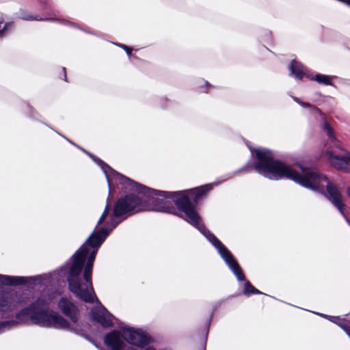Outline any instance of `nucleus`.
Returning a JSON list of instances; mask_svg holds the SVG:
<instances>
[{"instance_id": "obj_31", "label": "nucleus", "mask_w": 350, "mask_h": 350, "mask_svg": "<svg viewBox=\"0 0 350 350\" xmlns=\"http://www.w3.org/2000/svg\"><path fill=\"white\" fill-rule=\"evenodd\" d=\"M347 193L350 197V187H348L347 189Z\"/></svg>"}, {"instance_id": "obj_4", "label": "nucleus", "mask_w": 350, "mask_h": 350, "mask_svg": "<svg viewBox=\"0 0 350 350\" xmlns=\"http://www.w3.org/2000/svg\"><path fill=\"white\" fill-rule=\"evenodd\" d=\"M109 234V231L106 228H102L98 230H94L85 243L72 256V262L68 267L66 280L73 291H77L79 289L77 277L82 272L84 262L90 252L89 247L99 248Z\"/></svg>"}, {"instance_id": "obj_20", "label": "nucleus", "mask_w": 350, "mask_h": 350, "mask_svg": "<svg viewBox=\"0 0 350 350\" xmlns=\"http://www.w3.org/2000/svg\"><path fill=\"white\" fill-rule=\"evenodd\" d=\"M18 18L25 21H42V18H38V16H33L29 12L21 9L18 12Z\"/></svg>"}, {"instance_id": "obj_25", "label": "nucleus", "mask_w": 350, "mask_h": 350, "mask_svg": "<svg viewBox=\"0 0 350 350\" xmlns=\"http://www.w3.org/2000/svg\"><path fill=\"white\" fill-rule=\"evenodd\" d=\"M120 46L125 51V52L127 53V55H131V53L133 51V48L128 46L125 44H121Z\"/></svg>"}, {"instance_id": "obj_3", "label": "nucleus", "mask_w": 350, "mask_h": 350, "mask_svg": "<svg viewBox=\"0 0 350 350\" xmlns=\"http://www.w3.org/2000/svg\"><path fill=\"white\" fill-rule=\"evenodd\" d=\"M15 317L16 321H0V330L19 323H26L29 319L33 324L42 327L66 329L70 327V323L58 312L49 309L46 301L41 297L37 298L28 306L16 312Z\"/></svg>"}, {"instance_id": "obj_2", "label": "nucleus", "mask_w": 350, "mask_h": 350, "mask_svg": "<svg viewBox=\"0 0 350 350\" xmlns=\"http://www.w3.org/2000/svg\"><path fill=\"white\" fill-rule=\"evenodd\" d=\"M252 152L255 153L256 162H247L240 172H248L254 170L259 174L271 180H278L283 178L288 179L295 183L313 191H319L321 189V183L325 182L327 200L339 211L345 215V205L342 201V196L338 188L333 184L323 174L310 167L300 166L302 174L293 169L290 165L274 159L273 153L269 149H254Z\"/></svg>"}, {"instance_id": "obj_28", "label": "nucleus", "mask_w": 350, "mask_h": 350, "mask_svg": "<svg viewBox=\"0 0 350 350\" xmlns=\"http://www.w3.org/2000/svg\"><path fill=\"white\" fill-rule=\"evenodd\" d=\"M325 317L327 319H329V321H331L333 323H334V321H336V320L340 321L339 317L327 316V315H325Z\"/></svg>"}, {"instance_id": "obj_33", "label": "nucleus", "mask_w": 350, "mask_h": 350, "mask_svg": "<svg viewBox=\"0 0 350 350\" xmlns=\"http://www.w3.org/2000/svg\"><path fill=\"white\" fill-rule=\"evenodd\" d=\"M38 1H40V3H45L46 0H38Z\"/></svg>"}, {"instance_id": "obj_36", "label": "nucleus", "mask_w": 350, "mask_h": 350, "mask_svg": "<svg viewBox=\"0 0 350 350\" xmlns=\"http://www.w3.org/2000/svg\"><path fill=\"white\" fill-rule=\"evenodd\" d=\"M120 221H120L119 222H116V223L115 224V225L113 226V228H115L116 226H118V224Z\"/></svg>"}, {"instance_id": "obj_7", "label": "nucleus", "mask_w": 350, "mask_h": 350, "mask_svg": "<svg viewBox=\"0 0 350 350\" xmlns=\"http://www.w3.org/2000/svg\"><path fill=\"white\" fill-rule=\"evenodd\" d=\"M122 337L129 344L139 348H144L152 342L151 337L139 328H124L122 329Z\"/></svg>"}, {"instance_id": "obj_6", "label": "nucleus", "mask_w": 350, "mask_h": 350, "mask_svg": "<svg viewBox=\"0 0 350 350\" xmlns=\"http://www.w3.org/2000/svg\"><path fill=\"white\" fill-rule=\"evenodd\" d=\"M213 189L212 184H206L200 187H194L190 189H186L183 191H178V192H182L183 195H185L188 198L191 206L194 213L196 215L195 219H191L189 216H186L185 220L191 224L193 226L198 228L200 232H203L207 230L205 226L200 223L201 218L196 210V204L200 200L205 198L208 193Z\"/></svg>"}, {"instance_id": "obj_19", "label": "nucleus", "mask_w": 350, "mask_h": 350, "mask_svg": "<svg viewBox=\"0 0 350 350\" xmlns=\"http://www.w3.org/2000/svg\"><path fill=\"white\" fill-rule=\"evenodd\" d=\"M243 293L246 296L262 294V293L258 289L255 288L250 281L245 282Z\"/></svg>"}, {"instance_id": "obj_10", "label": "nucleus", "mask_w": 350, "mask_h": 350, "mask_svg": "<svg viewBox=\"0 0 350 350\" xmlns=\"http://www.w3.org/2000/svg\"><path fill=\"white\" fill-rule=\"evenodd\" d=\"M122 338V334L119 331L114 329L105 335L104 343L111 350H123L124 342Z\"/></svg>"}, {"instance_id": "obj_1", "label": "nucleus", "mask_w": 350, "mask_h": 350, "mask_svg": "<svg viewBox=\"0 0 350 350\" xmlns=\"http://www.w3.org/2000/svg\"><path fill=\"white\" fill-rule=\"evenodd\" d=\"M119 176L122 180L121 185L128 187L130 190L137 192V194L129 193L117 200L110 215L112 223L115 219L120 217L125 219L136 213L150 211L182 217L178 213L179 211L185 216L195 219L196 215L193 212V206L182 192L151 189L123 174Z\"/></svg>"}, {"instance_id": "obj_22", "label": "nucleus", "mask_w": 350, "mask_h": 350, "mask_svg": "<svg viewBox=\"0 0 350 350\" xmlns=\"http://www.w3.org/2000/svg\"><path fill=\"white\" fill-rule=\"evenodd\" d=\"M301 104L304 107H310L311 109V110H312V112L314 113L319 114L321 117L322 120H325L326 118L325 114L317 107H316L314 105H312L309 103H306V102H301Z\"/></svg>"}, {"instance_id": "obj_11", "label": "nucleus", "mask_w": 350, "mask_h": 350, "mask_svg": "<svg viewBox=\"0 0 350 350\" xmlns=\"http://www.w3.org/2000/svg\"><path fill=\"white\" fill-rule=\"evenodd\" d=\"M90 314L92 320L100 324L103 327L109 328L113 326L111 314L105 308L103 312L92 310Z\"/></svg>"}, {"instance_id": "obj_13", "label": "nucleus", "mask_w": 350, "mask_h": 350, "mask_svg": "<svg viewBox=\"0 0 350 350\" xmlns=\"http://www.w3.org/2000/svg\"><path fill=\"white\" fill-rule=\"evenodd\" d=\"M28 278L23 276H10L0 274V284L5 286H19L27 283Z\"/></svg>"}, {"instance_id": "obj_8", "label": "nucleus", "mask_w": 350, "mask_h": 350, "mask_svg": "<svg viewBox=\"0 0 350 350\" xmlns=\"http://www.w3.org/2000/svg\"><path fill=\"white\" fill-rule=\"evenodd\" d=\"M326 155L330 165L336 170L350 174V152L344 156L335 154L332 151H327Z\"/></svg>"}, {"instance_id": "obj_16", "label": "nucleus", "mask_w": 350, "mask_h": 350, "mask_svg": "<svg viewBox=\"0 0 350 350\" xmlns=\"http://www.w3.org/2000/svg\"><path fill=\"white\" fill-rule=\"evenodd\" d=\"M290 70L291 73L299 80L302 79L305 75L303 65L295 59L292 60L291 62Z\"/></svg>"}, {"instance_id": "obj_26", "label": "nucleus", "mask_w": 350, "mask_h": 350, "mask_svg": "<svg viewBox=\"0 0 350 350\" xmlns=\"http://www.w3.org/2000/svg\"><path fill=\"white\" fill-rule=\"evenodd\" d=\"M12 23H6L4 25L3 27L0 29V38L2 37L4 35V33H5V31H6L9 25H12Z\"/></svg>"}, {"instance_id": "obj_24", "label": "nucleus", "mask_w": 350, "mask_h": 350, "mask_svg": "<svg viewBox=\"0 0 350 350\" xmlns=\"http://www.w3.org/2000/svg\"><path fill=\"white\" fill-rule=\"evenodd\" d=\"M110 209H111V206H110L109 202H107V203L105 206V210L98 221L97 226H100L105 221V219L109 215V212Z\"/></svg>"}, {"instance_id": "obj_35", "label": "nucleus", "mask_w": 350, "mask_h": 350, "mask_svg": "<svg viewBox=\"0 0 350 350\" xmlns=\"http://www.w3.org/2000/svg\"><path fill=\"white\" fill-rule=\"evenodd\" d=\"M127 350H137V349L133 347H129V348H128Z\"/></svg>"}, {"instance_id": "obj_5", "label": "nucleus", "mask_w": 350, "mask_h": 350, "mask_svg": "<svg viewBox=\"0 0 350 350\" xmlns=\"http://www.w3.org/2000/svg\"><path fill=\"white\" fill-rule=\"evenodd\" d=\"M92 252H89L83 267V278L85 284H83L80 278V275L77 277L79 282V289L77 291H73L72 287L68 283L69 291L72 293L77 298L85 303L92 304L95 299H98L92 282L93 266L95 261L98 248L92 247Z\"/></svg>"}, {"instance_id": "obj_15", "label": "nucleus", "mask_w": 350, "mask_h": 350, "mask_svg": "<svg viewBox=\"0 0 350 350\" xmlns=\"http://www.w3.org/2000/svg\"><path fill=\"white\" fill-rule=\"evenodd\" d=\"M208 232L209 233V241L217 250L222 258L231 253L216 236L211 233L208 230Z\"/></svg>"}, {"instance_id": "obj_32", "label": "nucleus", "mask_w": 350, "mask_h": 350, "mask_svg": "<svg viewBox=\"0 0 350 350\" xmlns=\"http://www.w3.org/2000/svg\"><path fill=\"white\" fill-rule=\"evenodd\" d=\"M205 85H206V87L208 88V87H212V85L207 81H206L205 83Z\"/></svg>"}, {"instance_id": "obj_21", "label": "nucleus", "mask_w": 350, "mask_h": 350, "mask_svg": "<svg viewBox=\"0 0 350 350\" xmlns=\"http://www.w3.org/2000/svg\"><path fill=\"white\" fill-rule=\"evenodd\" d=\"M323 120L324 123H323V125L322 126V129L326 133L327 136L328 137V138L330 140H332V141L335 140L336 139L335 133H334V131L333 128L327 122V121L326 120V118L325 120Z\"/></svg>"}, {"instance_id": "obj_29", "label": "nucleus", "mask_w": 350, "mask_h": 350, "mask_svg": "<svg viewBox=\"0 0 350 350\" xmlns=\"http://www.w3.org/2000/svg\"><path fill=\"white\" fill-rule=\"evenodd\" d=\"M342 318H340V317H339V320H340V321L336 320V321H334V323H336V324H337L338 326H340V323H341V321H342Z\"/></svg>"}, {"instance_id": "obj_34", "label": "nucleus", "mask_w": 350, "mask_h": 350, "mask_svg": "<svg viewBox=\"0 0 350 350\" xmlns=\"http://www.w3.org/2000/svg\"><path fill=\"white\" fill-rule=\"evenodd\" d=\"M4 22V19L3 17L0 18V24H2Z\"/></svg>"}, {"instance_id": "obj_23", "label": "nucleus", "mask_w": 350, "mask_h": 350, "mask_svg": "<svg viewBox=\"0 0 350 350\" xmlns=\"http://www.w3.org/2000/svg\"><path fill=\"white\" fill-rule=\"evenodd\" d=\"M341 323L340 327L342 328L350 337V314H347L346 318H342Z\"/></svg>"}, {"instance_id": "obj_27", "label": "nucleus", "mask_w": 350, "mask_h": 350, "mask_svg": "<svg viewBox=\"0 0 350 350\" xmlns=\"http://www.w3.org/2000/svg\"><path fill=\"white\" fill-rule=\"evenodd\" d=\"M62 77H63V79L65 81H68L67 80V75H66V69L65 67H62Z\"/></svg>"}, {"instance_id": "obj_17", "label": "nucleus", "mask_w": 350, "mask_h": 350, "mask_svg": "<svg viewBox=\"0 0 350 350\" xmlns=\"http://www.w3.org/2000/svg\"><path fill=\"white\" fill-rule=\"evenodd\" d=\"M11 304V295L8 292H0V312H8Z\"/></svg>"}, {"instance_id": "obj_18", "label": "nucleus", "mask_w": 350, "mask_h": 350, "mask_svg": "<svg viewBox=\"0 0 350 350\" xmlns=\"http://www.w3.org/2000/svg\"><path fill=\"white\" fill-rule=\"evenodd\" d=\"M310 79L316 81L317 83L325 85H334L332 81V77L330 76L322 75L320 73L317 74L314 77H310Z\"/></svg>"}, {"instance_id": "obj_12", "label": "nucleus", "mask_w": 350, "mask_h": 350, "mask_svg": "<svg viewBox=\"0 0 350 350\" xmlns=\"http://www.w3.org/2000/svg\"><path fill=\"white\" fill-rule=\"evenodd\" d=\"M223 260L226 262L230 269L236 275L239 281L245 280V276L238 262L234 259L232 253L224 257Z\"/></svg>"}, {"instance_id": "obj_14", "label": "nucleus", "mask_w": 350, "mask_h": 350, "mask_svg": "<svg viewBox=\"0 0 350 350\" xmlns=\"http://www.w3.org/2000/svg\"><path fill=\"white\" fill-rule=\"evenodd\" d=\"M82 150L85 153L87 154L90 158L92 159V160L96 163L98 164L99 166H100L102 167V169L104 170L105 173H107L106 170H109L111 174H113L115 175L117 178L120 181V184L121 185V182L122 181V180H121L120 177V174H121L120 173L115 171L113 169H112L108 164H107L105 162H104L102 159H100V158H98L96 157L95 155H94L92 153H90L89 152H88L87 150H84V149H82Z\"/></svg>"}, {"instance_id": "obj_30", "label": "nucleus", "mask_w": 350, "mask_h": 350, "mask_svg": "<svg viewBox=\"0 0 350 350\" xmlns=\"http://www.w3.org/2000/svg\"><path fill=\"white\" fill-rule=\"evenodd\" d=\"M146 350H156V349L153 347H148Z\"/></svg>"}, {"instance_id": "obj_9", "label": "nucleus", "mask_w": 350, "mask_h": 350, "mask_svg": "<svg viewBox=\"0 0 350 350\" xmlns=\"http://www.w3.org/2000/svg\"><path fill=\"white\" fill-rule=\"evenodd\" d=\"M57 308L61 312L67 317L73 323L79 321V310L78 307L67 297H62L57 302Z\"/></svg>"}]
</instances>
